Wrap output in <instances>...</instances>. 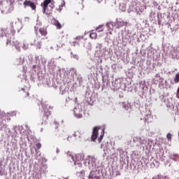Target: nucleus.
<instances>
[{"instance_id":"6e6552de","label":"nucleus","mask_w":179,"mask_h":179,"mask_svg":"<svg viewBox=\"0 0 179 179\" xmlns=\"http://www.w3.org/2000/svg\"><path fill=\"white\" fill-rule=\"evenodd\" d=\"M39 32L41 36H47V29L43 27L39 29Z\"/></svg>"},{"instance_id":"393cba45","label":"nucleus","mask_w":179,"mask_h":179,"mask_svg":"<svg viewBox=\"0 0 179 179\" xmlns=\"http://www.w3.org/2000/svg\"><path fill=\"white\" fill-rule=\"evenodd\" d=\"M6 44V45H9V44H10V39L8 38Z\"/></svg>"},{"instance_id":"6ab92c4d","label":"nucleus","mask_w":179,"mask_h":179,"mask_svg":"<svg viewBox=\"0 0 179 179\" xmlns=\"http://www.w3.org/2000/svg\"><path fill=\"white\" fill-rule=\"evenodd\" d=\"M71 55H72V57L74 58L75 59H79V56L76 54H73L71 52Z\"/></svg>"},{"instance_id":"20e7f679","label":"nucleus","mask_w":179,"mask_h":179,"mask_svg":"<svg viewBox=\"0 0 179 179\" xmlns=\"http://www.w3.org/2000/svg\"><path fill=\"white\" fill-rule=\"evenodd\" d=\"M23 64H24V57H20L15 59V65L17 66H22Z\"/></svg>"},{"instance_id":"f8f14e48","label":"nucleus","mask_w":179,"mask_h":179,"mask_svg":"<svg viewBox=\"0 0 179 179\" xmlns=\"http://www.w3.org/2000/svg\"><path fill=\"white\" fill-rule=\"evenodd\" d=\"M174 83H179V73H177L173 78Z\"/></svg>"},{"instance_id":"1a4fd4ad","label":"nucleus","mask_w":179,"mask_h":179,"mask_svg":"<svg viewBox=\"0 0 179 179\" xmlns=\"http://www.w3.org/2000/svg\"><path fill=\"white\" fill-rule=\"evenodd\" d=\"M7 31H8V29L1 28L0 29V37H3V36H6Z\"/></svg>"},{"instance_id":"423d86ee","label":"nucleus","mask_w":179,"mask_h":179,"mask_svg":"<svg viewBox=\"0 0 179 179\" xmlns=\"http://www.w3.org/2000/svg\"><path fill=\"white\" fill-rule=\"evenodd\" d=\"M20 94L24 98L29 97V96L28 90L22 89V90L20 91Z\"/></svg>"},{"instance_id":"f3484780","label":"nucleus","mask_w":179,"mask_h":179,"mask_svg":"<svg viewBox=\"0 0 179 179\" xmlns=\"http://www.w3.org/2000/svg\"><path fill=\"white\" fill-rule=\"evenodd\" d=\"M14 45H15V48H17V50H20V47L17 46L19 45V42L17 41H13Z\"/></svg>"},{"instance_id":"2eb2a0df","label":"nucleus","mask_w":179,"mask_h":179,"mask_svg":"<svg viewBox=\"0 0 179 179\" xmlns=\"http://www.w3.org/2000/svg\"><path fill=\"white\" fill-rule=\"evenodd\" d=\"M141 144L145 145V148H148V140H145V139L142 140L141 141Z\"/></svg>"},{"instance_id":"5701e85b","label":"nucleus","mask_w":179,"mask_h":179,"mask_svg":"<svg viewBox=\"0 0 179 179\" xmlns=\"http://www.w3.org/2000/svg\"><path fill=\"white\" fill-rule=\"evenodd\" d=\"M53 125H55V128H58L59 127V123L57 122H55L53 123Z\"/></svg>"},{"instance_id":"473e14b6","label":"nucleus","mask_w":179,"mask_h":179,"mask_svg":"<svg viewBox=\"0 0 179 179\" xmlns=\"http://www.w3.org/2000/svg\"><path fill=\"white\" fill-rule=\"evenodd\" d=\"M171 52V54H173V52H176V50H173Z\"/></svg>"},{"instance_id":"412c9836","label":"nucleus","mask_w":179,"mask_h":179,"mask_svg":"<svg viewBox=\"0 0 179 179\" xmlns=\"http://www.w3.org/2000/svg\"><path fill=\"white\" fill-rule=\"evenodd\" d=\"M96 30L99 33H100V31H103V26H99L96 28Z\"/></svg>"},{"instance_id":"f704fd0d","label":"nucleus","mask_w":179,"mask_h":179,"mask_svg":"<svg viewBox=\"0 0 179 179\" xmlns=\"http://www.w3.org/2000/svg\"><path fill=\"white\" fill-rule=\"evenodd\" d=\"M178 136H179V131H178Z\"/></svg>"},{"instance_id":"aec40b11","label":"nucleus","mask_w":179,"mask_h":179,"mask_svg":"<svg viewBox=\"0 0 179 179\" xmlns=\"http://www.w3.org/2000/svg\"><path fill=\"white\" fill-rule=\"evenodd\" d=\"M48 115H51V112L48 111L47 113H45V120H48Z\"/></svg>"},{"instance_id":"a211bd4d","label":"nucleus","mask_w":179,"mask_h":179,"mask_svg":"<svg viewBox=\"0 0 179 179\" xmlns=\"http://www.w3.org/2000/svg\"><path fill=\"white\" fill-rule=\"evenodd\" d=\"M152 140H148L147 141V146L148 148H152Z\"/></svg>"},{"instance_id":"ddd939ff","label":"nucleus","mask_w":179,"mask_h":179,"mask_svg":"<svg viewBox=\"0 0 179 179\" xmlns=\"http://www.w3.org/2000/svg\"><path fill=\"white\" fill-rule=\"evenodd\" d=\"M34 44L36 47V50H41V41H38L37 43L34 42Z\"/></svg>"},{"instance_id":"9d476101","label":"nucleus","mask_w":179,"mask_h":179,"mask_svg":"<svg viewBox=\"0 0 179 179\" xmlns=\"http://www.w3.org/2000/svg\"><path fill=\"white\" fill-rule=\"evenodd\" d=\"M73 136L75 137V139L80 138V131H75L74 134H73Z\"/></svg>"},{"instance_id":"cd10ccee","label":"nucleus","mask_w":179,"mask_h":179,"mask_svg":"<svg viewBox=\"0 0 179 179\" xmlns=\"http://www.w3.org/2000/svg\"><path fill=\"white\" fill-rule=\"evenodd\" d=\"M16 31H15L14 29L11 30V34H13V36H14V34H15Z\"/></svg>"},{"instance_id":"72a5a7b5","label":"nucleus","mask_w":179,"mask_h":179,"mask_svg":"<svg viewBox=\"0 0 179 179\" xmlns=\"http://www.w3.org/2000/svg\"><path fill=\"white\" fill-rule=\"evenodd\" d=\"M71 159H73V157H71Z\"/></svg>"},{"instance_id":"a878e982","label":"nucleus","mask_w":179,"mask_h":179,"mask_svg":"<svg viewBox=\"0 0 179 179\" xmlns=\"http://www.w3.org/2000/svg\"><path fill=\"white\" fill-rule=\"evenodd\" d=\"M80 157V155H76V159H77V162L79 161V158Z\"/></svg>"},{"instance_id":"f03ea898","label":"nucleus","mask_w":179,"mask_h":179,"mask_svg":"<svg viewBox=\"0 0 179 179\" xmlns=\"http://www.w3.org/2000/svg\"><path fill=\"white\" fill-rule=\"evenodd\" d=\"M23 6L24 8H31L32 10H36V9L37 8V6H36V3L30 0H25L23 3Z\"/></svg>"},{"instance_id":"c85d7f7f","label":"nucleus","mask_w":179,"mask_h":179,"mask_svg":"<svg viewBox=\"0 0 179 179\" xmlns=\"http://www.w3.org/2000/svg\"><path fill=\"white\" fill-rule=\"evenodd\" d=\"M75 164H78V167L82 168V164L75 162Z\"/></svg>"},{"instance_id":"f257e3e1","label":"nucleus","mask_w":179,"mask_h":179,"mask_svg":"<svg viewBox=\"0 0 179 179\" xmlns=\"http://www.w3.org/2000/svg\"><path fill=\"white\" fill-rule=\"evenodd\" d=\"M43 8V13L46 15H51L52 13V9H54V3L51 0H44L43 3L41 4Z\"/></svg>"},{"instance_id":"dca6fc26","label":"nucleus","mask_w":179,"mask_h":179,"mask_svg":"<svg viewBox=\"0 0 179 179\" xmlns=\"http://www.w3.org/2000/svg\"><path fill=\"white\" fill-rule=\"evenodd\" d=\"M103 136H104V130H102V134H101L100 138H98V142H99V143L101 142Z\"/></svg>"},{"instance_id":"9b49d317","label":"nucleus","mask_w":179,"mask_h":179,"mask_svg":"<svg viewBox=\"0 0 179 179\" xmlns=\"http://www.w3.org/2000/svg\"><path fill=\"white\" fill-rule=\"evenodd\" d=\"M77 174H78V177H80V178L85 179V171L84 170L78 172Z\"/></svg>"},{"instance_id":"7ed1b4c3","label":"nucleus","mask_w":179,"mask_h":179,"mask_svg":"<svg viewBox=\"0 0 179 179\" xmlns=\"http://www.w3.org/2000/svg\"><path fill=\"white\" fill-rule=\"evenodd\" d=\"M99 127H95L93 129L92 134L91 136V140L92 142H96V140L97 139V136L99 135Z\"/></svg>"},{"instance_id":"bb28decb","label":"nucleus","mask_w":179,"mask_h":179,"mask_svg":"<svg viewBox=\"0 0 179 179\" xmlns=\"http://www.w3.org/2000/svg\"><path fill=\"white\" fill-rule=\"evenodd\" d=\"M67 141H68L69 142H71V141H72V136H69V137H67Z\"/></svg>"},{"instance_id":"7c9ffc66","label":"nucleus","mask_w":179,"mask_h":179,"mask_svg":"<svg viewBox=\"0 0 179 179\" xmlns=\"http://www.w3.org/2000/svg\"><path fill=\"white\" fill-rule=\"evenodd\" d=\"M3 1V0H0V5H2Z\"/></svg>"},{"instance_id":"39448f33","label":"nucleus","mask_w":179,"mask_h":179,"mask_svg":"<svg viewBox=\"0 0 179 179\" xmlns=\"http://www.w3.org/2000/svg\"><path fill=\"white\" fill-rule=\"evenodd\" d=\"M88 179H101V178H100V176H97L96 175V172L91 171L88 176Z\"/></svg>"},{"instance_id":"0eeeda50","label":"nucleus","mask_w":179,"mask_h":179,"mask_svg":"<svg viewBox=\"0 0 179 179\" xmlns=\"http://www.w3.org/2000/svg\"><path fill=\"white\" fill-rule=\"evenodd\" d=\"M53 24L56 26L57 29H62V24L59 22V21L55 20L53 22Z\"/></svg>"},{"instance_id":"2f4dec72","label":"nucleus","mask_w":179,"mask_h":179,"mask_svg":"<svg viewBox=\"0 0 179 179\" xmlns=\"http://www.w3.org/2000/svg\"><path fill=\"white\" fill-rule=\"evenodd\" d=\"M172 58L176 59V58H177V57L174 56V55H172Z\"/></svg>"},{"instance_id":"c756f323","label":"nucleus","mask_w":179,"mask_h":179,"mask_svg":"<svg viewBox=\"0 0 179 179\" xmlns=\"http://www.w3.org/2000/svg\"><path fill=\"white\" fill-rule=\"evenodd\" d=\"M10 2L11 4L14 3H15V0H10Z\"/></svg>"},{"instance_id":"4468645a","label":"nucleus","mask_w":179,"mask_h":179,"mask_svg":"<svg viewBox=\"0 0 179 179\" xmlns=\"http://www.w3.org/2000/svg\"><path fill=\"white\" fill-rule=\"evenodd\" d=\"M90 37L91 38H94V39H96V38H97V34H96V32H92V33H90Z\"/></svg>"},{"instance_id":"4be33fe9","label":"nucleus","mask_w":179,"mask_h":179,"mask_svg":"<svg viewBox=\"0 0 179 179\" xmlns=\"http://www.w3.org/2000/svg\"><path fill=\"white\" fill-rule=\"evenodd\" d=\"M166 138H167L168 141H171V134L169 133L166 135Z\"/></svg>"},{"instance_id":"b1692460","label":"nucleus","mask_w":179,"mask_h":179,"mask_svg":"<svg viewBox=\"0 0 179 179\" xmlns=\"http://www.w3.org/2000/svg\"><path fill=\"white\" fill-rule=\"evenodd\" d=\"M37 149H41V143H38L36 145Z\"/></svg>"}]
</instances>
